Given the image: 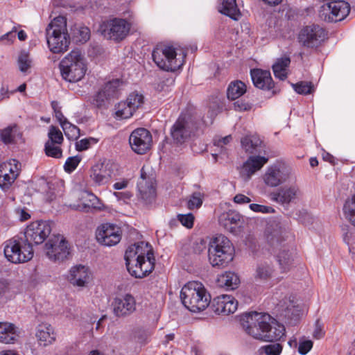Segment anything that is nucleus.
<instances>
[{"instance_id":"obj_1","label":"nucleus","mask_w":355,"mask_h":355,"mask_svg":"<svg viewBox=\"0 0 355 355\" xmlns=\"http://www.w3.org/2000/svg\"><path fill=\"white\" fill-rule=\"evenodd\" d=\"M241 324L248 336L263 342L279 340L285 332L282 324L265 313H245L241 317Z\"/></svg>"},{"instance_id":"obj_2","label":"nucleus","mask_w":355,"mask_h":355,"mask_svg":"<svg viewBox=\"0 0 355 355\" xmlns=\"http://www.w3.org/2000/svg\"><path fill=\"white\" fill-rule=\"evenodd\" d=\"M127 269L136 278H143L155 267V258L151 246L141 241L128 248L125 254Z\"/></svg>"},{"instance_id":"obj_3","label":"nucleus","mask_w":355,"mask_h":355,"mask_svg":"<svg viewBox=\"0 0 355 355\" xmlns=\"http://www.w3.org/2000/svg\"><path fill=\"white\" fill-rule=\"evenodd\" d=\"M180 300L188 310L198 313L208 307L211 302V295L201 282L191 281L182 288Z\"/></svg>"},{"instance_id":"obj_4","label":"nucleus","mask_w":355,"mask_h":355,"mask_svg":"<svg viewBox=\"0 0 355 355\" xmlns=\"http://www.w3.org/2000/svg\"><path fill=\"white\" fill-rule=\"evenodd\" d=\"M234 254V246L226 236L218 235L209 242L208 258L213 267L226 266L233 260Z\"/></svg>"},{"instance_id":"obj_5","label":"nucleus","mask_w":355,"mask_h":355,"mask_svg":"<svg viewBox=\"0 0 355 355\" xmlns=\"http://www.w3.org/2000/svg\"><path fill=\"white\" fill-rule=\"evenodd\" d=\"M62 78L70 83L80 80L85 75L87 67L84 56L78 50L71 51L60 64Z\"/></svg>"},{"instance_id":"obj_6","label":"nucleus","mask_w":355,"mask_h":355,"mask_svg":"<svg viewBox=\"0 0 355 355\" xmlns=\"http://www.w3.org/2000/svg\"><path fill=\"white\" fill-rule=\"evenodd\" d=\"M152 56L157 67L167 71L178 70L184 62V55L178 54L175 48L170 45L157 46L153 51Z\"/></svg>"},{"instance_id":"obj_7","label":"nucleus","mask_w":355,"mask_h":355,"mask_svg":"<svg viewBox=\"0 0 355 355\" xmlns=\"http://www.w3.org/2000/svg\"><path fill=\"white\" fill-rule=\"evenodd\" d=\"M4 254L9 261L19 263L31 260L33 250L25 239L15 236L4 243Z\"/></svg>"},{"instance_id":"obj_8","label":"nucleus","mask_w":355,"mask_h":355,"mask_svg":"<svg viewBox=\"0 0 355 355\" xmlns=\"http://www.w3.org/2000/svg\"><path fill=\"white\" fill-rule=\"evenodd\" d=\"M46 32L51 51L60 53L67 51L70 43L67 24H49Z\"/></svg>"},{"instance_id":"obj_9","label":"nucleus","mask_w":355,"mask_h":355,"mask_svg":"<svg viewBox=\"0 0 355 355\" xmlns=\"http://www.w3.org/2000/svg\"><path fill=\"white\" fill-rule=\"evenodd\" d=\"M198 129L196 119L187 114H182L173 124L171 134L173 140L178 144H183L195 136Z\"/></svg>"},{"instance_id":"obj_10","label":"nucleus","mask_w":355,"mask_h":355,"mask_svg":"<svg viewBox=\"0 0 355 355\" xmlns=\"http://www.w3.org/2000/svg\"><path fill=\"white\" fill-rule=\"evenodd\" d=\"M302 196V191L294 175L284 186L271 194V199L279 205L288 206L299 200Z\"/></svg>"},{"instance_id":"obj_11","label":"nucleus","mask_w":355,"mask_h":355,"mask_svg":"<svg viewBox=\"0 0 355 355\" xmlns=\"http://www.w3.org/2000/svg\"><path fill=\"white\" fill-rule=\"evenodd\" d=\"M327 1L320 12V17L325 22H340L350 12V6L344 0H324Z\"/></svg>"},{"instance_id":"obj_12","label":"nucleus","mask_w":355,"mask_h":355,"mask_svg":"<svg viewBox=\"0 0 355 355\" xmlns=\"http://www.w3.org/2000/svg\"><path fill=\"white\" fill-rule=\"evenodd\" d=\"M327 38V33L318 24L304 26L298 34V41L306 48H318Z\"/></svg>"},{"instance_id":"obj_13","label":"nucleus","mask_w":355,"mask_h":355,"mask_svg":"<svg viewBox=\"0 0 355 355\" xmlns=\"http://www.w3.org/2000/svg\"><path fill=\"white\" fill-rule=\"evenodd\" d=\"M294 174L287 167L281 164H273L267 167L262 175L264 184L274 188L285 184Z\"/></svg>"},{"instance_id":"obj_14","label":"nucleus","mask_w":355,"mask_h":355,"mask_svg":"<svg viewBox=\"0 0 355 355\" xmlns=\"http://www.w3.org/2000/svg\"><path fill=\"white\" fill-rule=\"evenodd\" d=\"M51 227L49 222L37 220L27 226L24 232L25 240L32 246L33 244L42 243L50 235Z\"/></svg>"},{"instance_id":"obj_15","label":"nucleus","mask_w":355,"mask_h":355,"mask_svg":"<svg viewBox=\"0 0 355 355\" xmlns=\"http://www.w3.org/2000/svg\"><path fill=\"white\" fill-rule=\"evenodd\" d=\"M122 230L115 224L106 223L98 226L96 230L97 241L105 246H113L119 243L121 239Z\"/></svg>"},{"instance_id":"obj_16","label":"nucleus","mask_w":355,"mask_h":355,"mask_svg":"<svg viewBox=\"0 0 355 355\" xmlns=\"http://www.w3.org/2000/svg\"><path fill=\"white\" fill-rule=\"evenodd\" d=\"M46 256L52 261H62L70 254V246L62 236H55L45 244Z\"/></svg>"},{"instance_id":"obj_17","label":"nucleus","mask_w":355,"mask_h":355,"mask_svg":"<svg viewBox=\"0 0 355 355\" xmlns=\"http://www.w3.org/2000/svg\"><path fill=\"white\" fill-rule=\"evenodd\" d=\"M132 149L137 154H144L152 146V136L145 128H137L130 135L129 138Z\"/></svg>"},{"instance_id":"obj_18","label":"nucleus","mask_w":355,"mask_h":355,"mask_svg":"<svg viewBox=\"0 0 355 355\" xmlns=\"http://www.w3.org/2000/svg\"><path fill=\"white\" fill-rule=\"evenodd\" d=\"M21 164L16 159H10L0 166V187L3 190L10 188L19 175Z\"/></svg>"},{"instance_id":"obj_19","label":"nucleus","mask_w":355,"mask_h":355,"mask_svg":"<svg viewBox=\"0 0 355 355\" xmlns=\"http://www.w3.org/2000/svg\"><path fill=\"white\" fill-rule=\"evenodd\" d=\"M131 24H100L98 31L107 40L119 41L125 37Z\"/></svg>"},{"instance_id":"obj_20","label":"nucleus","mask_w":355,"mask_h":355,"mask_svg":"<svg viewBox=\"0 0 355 355\" xmlns=\"http://www.w3.org/2000/svg\"><path fill=\"white\" fill-rule=\"evenodd\" d=\"M115 168V165L110 161L98 164L92 169L91 178L98 186L105 184L113 175Z\"/></svg>"},{"instance_id":"obj_21","label":"nucleus","mask_w":355,"mask_h":355,"mask_svg":"<svg viewBox=\"0 0 355 355\" xmlns=\"http://www.w3.org/2000/svg\"><path fill=\"white\" fill-rule=\"evenodd\" d=\"M113 312L117 317L130 315L136 310V301L130 294L116 297L112 304Z\"/></svg>"},{"instance_id":"obj_22","label":"nucleus","mask_w":355,"mask_h":355,"mask_svg":"<svg viewBox=\"0 0 355 355\" xmlns=\"http://www.w3.org/2000/svg\"><path fill=\"white\" fill-rule=\"evenodd\" d=\"M68 279L73 286L85 287L92 279V273L89 269L85 266H76L70 269Z\"/></svg>"},{"instance_id":"obj_23","label":"nucleus","mask_w":355,"mask_h":355,"mask_svg":"<svg viewBox=\"0 0 355 355\" xmlns=\"http://www.w3.org/2000/svg\"><path fill=\"white\" fill-rule=\"evenodd\" d=\"M237 306V301L231 295H222L214 300V311L218 314L233 313L236 311Z\"/></svg>"},{"instance_id":"obj_24","label":"nucleus","mask_w":355,"mask_h":355,"mask_svg":"<svg viewBox=\"0 0 355 355\" xmlns=\"http://www.w3.org/2000/svg\"><path fill=\"white\" fill-rule=\"evenodd\" d=\"M268 158L263 156H250L243 163L241 170V175L245 180H249L251 177L259 171L266 163Z\"/></svg>"},{"instance_id":"obj_25","label":"nucleus","mask_w":355,"mask_h":355,"mask_svg":"<svg viewBox=\"0 0 355 355\" xmlns=\"http://www.w3.org/2000/svg\"><path fill=\"white\" fill-rule=\"evenodd\" d=\"M81 199L88 200L89 202H83L82 204L70 205V207L74 210L86 211L87 209L92 208L95 211H103L106 209L103 202L95 195L87 191L81 192Z\"/></svg>"},{"instance_id":"obj_26","label":"nucleus","mask_w":355,"mask_h":355,"mask_svg":"<svg viewBox=\"0 0 355 355\" xmlns=\"http://www.w3.org/2000/svg\"><path fill=\"white\" fill-rule=\"evenodd\" d=\"M154 180L153 178L147 180L146 173L142 168L141 171V178L137 183L138 191L141 198L149 202L155 196V188L154 185Z\"/></svg>"},{"instance_id":"obj_27","label":"nucleus","mask_w":355,"mask_h":355,"mask_svg":"<svg viewBox=\"0 0 355 355\" xmlns=\"http://www.w3.org/2000/svg\"><path fill=\"white\" fill-rule=\"evenodd\" d=\"M251 78L254 85L261 89H270L273 81L269 71L254 69L250 71Z\"/></svg>"},{"instance_id":"obj_28","label":"nucleus","mask_w":355,"mask_h":355,"mask_svg":"<svg viewBox=\"0 0 355 355\" xmlns=\"http://www.w3.org/2000/svg\"><path fill=\"white\" fill-rule=\"evenodd\" d=\"M35 335L40 345L43 346L51 345L56 338L53 327L47 323L39 324Z\"/></svg>"},{"instance_id":"obj_29","label":"nucleus","mask_w":355,"mask_h":355,"mask_svg":"<svg viewBox=\"0 0 355 355\" xmlns=\"http://www.w3.org/2000/svg\"><path fill=\"white\" fill-rule=\"evenodd\" d=\"M19 338V329L9 322H0V342L6 344L14 343Z\"/></svg>"},{"instance_id":"obj_30","label":"nucleus","mask_w":355,"mask_h":355,"mask_svg":"<svg viewBox=\"0 0 355 355\" xmlns=\"http://www.w3.org/2000/svg\"><path fill=\"white\" fill-rule=\"evenodd\" d=\"M218 11L234 21L239 20L241 13L238 8L236 0H220Z\"/></svg>"},{"instance_id":"obj_31","label":"nucleus","mask_w":355,"mask_h":355,"mask_svg":"<svg viewBox=\"0 0 355 355\" xmlns=\"http://www.w3.org/2000/svg\"><path fill=\"white\" fill-rule=\"evenodd\" d=\"M69 38L76 43H85L90 37L89 29L83 24H70Z\"/></svg>"},{"instance_id":"obj_32","label":"nucleus","mask_w":355,"mask_h":355,"mask_svg":"<svg viewBox=\"0 0 355 355\" xmlns=\"http://www.w3.org/2000/svg\"><path fill=\"white\" fill-rule=\"evenodd\" d=\"M217 282L220 287L227 290L236 289L240 284L239 277L234 272L227 271L218 277Z\"/></svg>"},{"instance_id":"obj_33","label":"nucleus","mask_w":355,"mask_h":355,"mask_svg":"<svg viewBox=\"0 0 355 355\" xmlns=\"http://www.w3.org/2000/svg\"><path fill=\"white\" fill-rule=\"evenodd\" d=\"M241 219V216L237 212L230 211L220 214L219 223L227 230L233 231L232 225H238Z\"/></svg>"},{"instance_id":"obj_34","label":"nucleus","mask_w":355,"mask_h":355,"mask_svg":"<svg viewBox=\"0 0 355 355\" xmlns=\"http://www.w3.org/2000/svg\"><path fill=\"white\" fill-rule=\"evenodd\" d=\"M291 63L288 56H284L277 60L272 65V69L276 78L284 80L287 77V69Z\"/></svg>"},{"instance_id":"obj_35","label":"nucleus","mask_w":355,"mask_h":355,"mask_svg":"<svg viewBox=\"0 0 355 355\" xmlns=\"http://www.w3.org/2000/svg\"><path fill=\"white\" fill-rule=\"evenodd\" d=\"M302 14L296 8L289 5H283L278 12V18L281 21H297L300 20Z\"/></svg>"},{"instance_id":"obj_36","label":"nucleus","mask_w":355,"mask_h":355,"mask_svg":"<svg viewBox=\"0 0 355 355\" xmlns=\"http://www.w3.org/2000/svg\"><path fill=\"white\" fill-rule=\"evenodd\" d=\"M246 92V85L240 80L232 82L227 88V98L231 100H235Z\"/></svg>"},{"instance_id":"obj_37","label":"nucleus","mask_w":355,"mask_h":355,"mask_svg":"<svg viewBox=\"0 0 355 355\" xmlns=\"http://www.w3.org/2000/svg\"><path fill=\"white\" fill-rule=\"evenodd\" d=\"M345 218L355 226V194L348 197L343 205Z\"/></svg>"},{"instance_id":"obj_38","label":"nucleus","mask_w":355,"mask_h":355,"mask_svg":"<svg viewBox=\"0 0 355 355\" xmlns=\"http://www.w3.org/2000/svg\"><path fill=\"white\" fill-rule=\"evenodd\" d=\"M274 272L273 266L270 261H263L258 264L255 277L260 279H267L270 278Z\"/></svg>"},{"instance_id":"obj_39","label":"nucleus","mask_w":355,"mask_h":355,"mask_svg":"<svg viewBox=\"0 0 355 355\" xmlns=\"http://www.w3.org/2000/svg\"><path fill=\"white\" fill-rule=\"evenodd\" d=\"M114 110V116L116 119H129L135 113L125 101H121L116 105Z\"/></svg>"},{"instance_id":"obj_40","label":"nucleus","mask_w":355,"mask_h":355,"mask_svg":"<svg viewBox=\"0 0 355 355\" xmlns=\"http://www.w3.org/2000/svg\"><path fill=\"white\" fill-rule=\"evenodd\" d=\"M241 142L242 147L248 153H253L261 144V140L257 135L246 136L241 139Z\"/></svg>"},{"instance_id":"obj_41","label":"nucleus","mask_w":355,"mask_h":355,"mask_svg":"<svg viewBox=\"0 0 355 355\" xmlns=\"http://www.w3.org/2000/svg\"><path fill=\"white\" fill-rule=\"evenodd\" d=\"M121 82L119 80H114L106 83L101 91L106 94V96L111 99L117 96Z\"/></svg>"},{"instance_id":"obj_42","label":"nucleus","mask_w":355,"mask_h":355,"mask_svg":"<svg viewBox=\"0 0 355 355\" xmlns=\"http://www.w3.org/2000/svg\"><path fill=\"white\" fill-rule=\"evenodd\" d=\"M126 103L134 112L141 108L144 103V97L141 94L137 92L131 93L125 100Z\"/></svg>"},{"instance_id":"obj_43","label":"nucleus","mask_w":355,"mask_h":355,"mask_svg":"<svg viewBox=\"0 0 355 355\" xmlns=\"http://www.w3.org/2000/svg\"><path fill=\"white\" fill-rule=\"evenodd\" d=\"M60 144L46 143L44 151L48 157L55 159H60L62 156V150L60 148Z\"/></svg>"},{"instance_id":"obj_44","label":"nucleus","mask_w":355,"mask_h":355,"mask_svg":"<svg viewBox=\"0 0 355 355\" xmlns=\"http://www.w3.org/2000/svg\"><path fill=\"white\" fill-rule=\"evenodd\" d=\"M62 128L63 131L66 135V137L69 139L75 140L77 139L80 136V130L79 128L73 125L69 121H65L62 123Z\"/></svg>"},{"instance_id":"obj_45","label":"nucleus","mask_w":355,"mask_h":355,"mask_svg":"<svg viewBox=\"0 0 355 355\" xmlns=\"http://www.w3.org/2000/svg\"><path fill=\"white\" fill-rule=\"evenodd\" d=\"M17 64L20 71L28 72L32 66V60L29 54L25 51L21 52L18 57Z\"/></svg>"},{"instance_id":"obj_46","label":"nucleus","mask_w":355,"mask_h":355,"mask_svg":"<svg viewBox=\"0 0 355 355\" xmlns=\"http://www.w3.org/2000/svg\"><path fill=\"white\" fill-rule=\"evenodd\" d=\"M282 346L279 343H272L261 347L259 350V355H280L282 352Z\"/></svg>"},{"instance_id":"obj_47","label":"nucleus","mask_w":355,"mask_h":355,"mask_svg":"<svg viewBox=\"0 0 355 355\" xmlns=\"http://www.w3.org/2000/svg\"><path fill=\"white\" fill-rule=\"evenodd\" d=\"M274 223L275 229L273 230V232L272 231L273 223L268 224L265 232L266 240L271 244H274L275 241L277 242L279 241V236L280 234V227L279 225L276 223Z\"/></svg>"},{"instance_id":"obj_48","label":"nucleus","mask_w":355,"mask_h":355,"mask_svg":"<svg viewBox=\"0 0 355 355\" xmlns=\"http://www.w3.org/2000/svg\"><path fill=\"white\" fill-rule=\"evenodd\" d=\"M278 261L284 271L288 270L293 265V258L291 253L283 251L278 255Z\"/></svg>"},{"instance_id":"obj_49","label":"nucleus","mask_w":355,"mask_h":355,"mask_svg":"<svg viewBox=\"0 0 355 355\" xmlns=\"http://www.w3.org/2000/svg\"><path fill=\"white\" fill-rule=\"evenodd\" d=\"M204 199L203 193L195 192L189 198L187 201V207L189 209H198L201 207Z\"/></svg>"},{"instance_id":"obj_50","label":"nucleus","mask_w":355,"mask_h":355,"mask_svg":"<svg viewBox=\"0 0 355 355\" xmlns=\"http://www.w3.org/2000/svg\"><path fill=\"white\" fill-rule=\"evenodd\" d=\"M48 141L46 143L62 144L63 135L62 132L54 126H51L48 133Z\"/></svg>"},{"instance_id":"obj_51","label":"nucleus","mask_w":355,"mask_h":355,"mask_svg":"<svg viewBox=\"0 0 355 355\" xmlns=\"http://www.w3.org/2000/svg\"><path fill=\"white\" fill-rule=\"evenodd\" d=\"M295 91L300 94H309L313 92V86L311 83L300 82L297 84L292 85Z\"/></svg>"},{"instance_id":"obj_52","label":"nucleus","mask_w":355,"mask_h":355,"mask_svg":"<svg viewBox=\"0 0 355 355\" xmlns=\"http://www.w3.org/2000/svg\"><path fill=\"white\" fill-rule=\"evenodd\" d=\"M98 139L94 137L85 138L76 143V149L78 151H83L88 149L92 144H96Z\"/></svg>"},{"instance_id":"obj_53","label":"nucleus","mask_w":355,"mask_h":355,"mask_svg":"<svg viewBox=\"0 0 355 355\" xmlns=\"http://www.w3.org/2000/svg\"><path fill=\"white\" fill-rule=\"evenodd\" d=\"M16 128V126L14 127H8L3 129L1 133V137L2 141L6 143H11L14 139V130Z\"/></svg>"},{"instance_id":"obj_54","label":"nucleus","mask_w":355,"mask_h":355,"mask_svg":"<svg viewBox=\"0 0 355 355\" xmlns=\"http://www.w3.org/2000/svg\"><path fill=\"white\" fill-rule=\"evenodd\" d=\"M312 347L313 342L311 340H300L298 343V352L302 355H305Z\"/></svg>"},{"instance_id":"obj_55","label":"nucleus","mask_w":355,"mask_h":355,"mask_svg":"<svg viewBox=\"0 0 355 355\" xmlns=\"http://www.w3.org/2000/svg\"><path fill=\"white\" fill-rule=\"evenodd\" d=\"M80 162L78 156L69 157L64 166V170L67 172H71L76 168Z\"/></svg>"},{"instance_id":"obj_56","label":"nucleus","mask_w":355,"mask_h":355,"mask_svg":"<svg viewBox=\"0 0 355 355\" xmlns=\"http://www.w3.org/2000/svg\"><path fill=\"white\" fill-rule=\"evenodd\" d=\"M109 100L110 98L106 96V94L101 90L94 96L93 104L97 107H101L104 106L105 103Z\"/></svg>"},{"instance_id":"obj_57","label":"nucleus","mask_w":355,"mask_h":355,"mask_svg":"<svg viewBox=\"0 0 355 355\" xmlns=\"http://www.w3.org/2000/svg\"><path fill=\"white\" fill-rule=\"evenodd\" d=\"M178 218L182 225L187 228H191L193 227L194 216L192 214H179Z\"/></svg>"},{"instance_id":"obj_58","label":"nucleus","mask_w":355,"mask_h":355,"mask_svg":"<svg viewBox=\"0 0 355 355\" xmlns=\"http://www.w3.org/2000/svg\"><path fill=\"white\" fill-rule=\"evenodd\" d=\"M250 208L252 211H253L254 212H260V213H265V214L275 212V209L272 207L265 206V205H259V204H254V203L250 204Z\"/></svg>"},{"instance_id":"obj_59","label":"nucleus","mask_w":355,"mask_h":355,"mask_svg":"<svg viewBox=\"0 0 355 355\" xmlns=\"http://www.w3.org/2000/svg\"><path fill=\"white\" fill-rule=\"evenodd\" d=\"M64 314L69 320H76L79 318L80 311L78 308L70 306L65 309Z\"/></svg>"},{"instance_id":"obj_60","label":"nucleus","mask_w":355,"mask_h":355,"mask_svg":"<svg viewBox=\"0 0 355 355\" xmlns=\"http://www.w3.org/2000/svg\"><path fill=\"white\" fill-rule=\"evenodd\" d=\"M324 334L323 324L318 320L315 323L313 337L315 339H321L324 336Z\"/></svg>"},{"instance_id":"obj_61","label":"nucleus","mask_w":355,"mask_h":355,"mask_svg":"<svg viewBox=\"0 0 355 355\" xmlns=\"http://www.w3.org/2000/svg\"><path fill=\"white\" fill-rule=\"evenodd\" d=\"M45 189H46L45 194L46 200L48 202H52L56 198L53 185L49 183H46L45 185Z\"/></svg>"},{"instance_id":"obj_62","label":"nucleus","mask_w":355,"mask_h":355,"mask_svg":"<svg viewBox=\"0 0 355 355\" xmlns=\"http://www.w3.org/2000/svg\"><path fill=\"white\" fill-rule=\"evenodd\" d=\"M251 108V104L243 101H237L234 103V109L238 112L249 111Z\"/></svg>"},{"instance_id":"obj_63","label":"nucleus","mask_w":355,"mask_h":355,"mask_svg":"<svg viewBox=\"0 0 355 355\" xmlns=\"http://www.w3.org/2000/svg\"><path fill=\"white\" fill-rule=\"evenodd\" d=\"M134 337L137 340L138 342L143 343L148 338V334L147 331L142 329H137L134 331Z\"/></svg>"},{"instance_id":"obj_64","label":"nucleus","mask_w":355,"mask_h":355,"mask_svg":"<svg viewBox=\"0 0 355 355\" xmlns=\"http://www.w3.org/2000/svg\"><path fill=\"white\" fill-rule=\"evenodd\" d=\"M232 138L231 135H227L223 138H219L214 140V145L216 146H218V148H221V150H223L224 146L225 145H227L231 141Z\"/></svg>"}]
</instances>
